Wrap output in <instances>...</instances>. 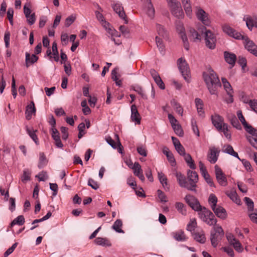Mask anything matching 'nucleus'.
I'll use <instances>...</instances> for the list:
<instances>
[{"instance_id": "obj_1", "label": "nucleus", "mask_w": 257, "mask_h": 257, "mask_svg": "<svg viewBox=\"0 0 257 257\" xmlns=\"http://www.w3.org/2000/svg\"><path fill=\"white\" fill-rule=\"evenodd\" d=\"M222 30L228 36L237 40H242L245 48L250 53L257 57V45L247 36L242 35L227 24L222 26Z\"/></svg>"}, {"instance_id": "obj_2", "label": "nucleus", "mask_w": 257, "mask_h": 257, "mask_svg": "<svg viewBox=\"0 0 257 257\" xmlns=\"http://www.w3.org/2000/svg\"><path fill=\"white\" fill-rule=\"evenodd\" d=\"M189 31L191 36L194 39V41L200 40L201 35L204 34L206 46L210 49H214L215 48L216 45L215 37L210 30H207L204 26H201L198 27L197 31L193 28H191Z\"/></svg>"}, {"instance_id": "obj_3", "label": "nucleus", "mask_w": 257, "mask_h": 257, "mask_svg": "<svg viewBox=\"0 0 257 257\" xmlns=\"http://www.w3.org/2000/svg\"><path fill=\"white\" fill-rule=\"evenodd\" d=\"M203 76L208 89L211 94H215L218 87H221L220 80L213 70L203 73Z\"/></svg>"}, {"instance_id": "obj_4", "label": "nucleus", "mask_w": 257, "mask_h": 257, "mask_svg": "<svg viewBox=\"0 0 257 257\" xmlns=\"http://www.w3.org/2000/svg\"><path fill=\"white\" fill-rule=\"evenodd\" d=\"M237 115L245 131L250 134V135L246 136L247 140L250 145L257 150V130L247 123L241 110L237 111Z\"/></svg>"}, {"instance_id": "obj_5", "label": "nucleus", "mask_w": 257, "mask_h": 257, "mask_svg": "<svg viewBox=\"0 0 257 257\" xmlns=\"http://www.w3.org/2000/svg\"><path fill=\"white\" fill-rule=\"evenodd\" d=\"M198 215L202 221L210 226L215 225L217 222V220L213 213L205 207L202 208L199 211Z\"/></svg>"}, {"instance_id": "obj_6", "label": "nucleus", "mask_w": 257, "mask_h": 257, "mask_svg": "<svg viewBox=\"0 0 257 257\" xmlns=\"http://www.w3.org/2000/svg\"><path fill=\"white\" fill-rule=\"evenodd\" d=\"M224 236V231L222 228L219 225L214 226L210 233V240L212 245L215 247L219 242Z\"/></svg>"}, {"instance_id": "obj_7", "label": "nucleus", "mask_w": 257, "mask_h": 257, "mask_svg": "<svg viewBox=\"0 0 257 257\" xmlns=\"http://www.w3.org/2000/svg\"><path fill=\"white\" fill-rule=\"evenodd\" d=\"M177 65L184 79L189 83L191 81L190 71L186 61L183 58H180L177 61Z\"/></svg>"}, {"instance_id": "obj_8", "label": "nucleus", "mask_w": 257, "mask_h": 257, "mask_svg": "<svg viewBox=\"0 0 257 257\" xmlns=\"http://www.w3.org/2000/svg\"><path fill=\"white\" fill-rule=\"evenodd\" d=\"M187 178L189 180L190 191L196 192V183L198 181V175L195 171L189 170L187 173Z\"/></svg>"}, {"instance_id": "obj_9", "label": "nucleus", "mask_w": 257, "mask_h": 257, "mask_svg": "<svg viewBox=\"0 0 257 257\" xmlns=\"http://www.w3.org/2000/svg\"><path fill=\"white\" fill-rule=\"evenodd\" d=\"M185 200L187 203L195 211H199L202 208L197 199L192 195H187L185 197Z\"/></svg>"}, {"instance_id": "obj_10", "label": "nucleus", "mask_w": 257, "mask_h": 257, "mask_svg": "<svg viewBox=\"0 0 257 257\" xmlns=\"http://www.w3.org/2000/svg\"><path fill=\"white\" fill-rule=\"evenodd\" d=\"M214 168L216 178L218 183L222 186H226L227 185V180L225 175L217 165H215Z\"/></svg>"}, {"instance_id": "obj_11", "label": "nucleus", "mask_w": 257, "mask_h": 257, "mask_svg": "<svg viewBox=\"0 0 257 257\" xmlns=\"http://www.w3.org/2000/svg\"><path fill=\"white\" fill-rule=\"evenodd\" d=\"M196 15L198 19L204 25L209 26L210 21L208 19V14L200 7H196Z\"/></svg>"}, {"instance_id": "obj_12", "label": "nucleus", "mask_w": 257, "mask_h": 257, "mask_svg": "<svg viewBox=\"0 0 257 257\" xmlns=\"http://www.w3.org/2000/svg\"><path fill=\"white\" fill-rule=\"evenodd\" d=\"M176 28L177 30L179 31L180 36L183 42L185 49L186 50H188L189 49V43L188 42L186 35L185 33V29L182 24L180 21L176 22Z\"/></svg>"}, {"instance_id": "obj_13", "label": "nucleus", "mask_w": 257, "mask_h": 257, "mask_svg": "<svg viewBox=\"0 0 257 257\" xmlns=\"http://www.w3.org/2000/svg\"><path fill=\"white\" fill-rule=\"evenodd\" d=\"M111 7L113 10V11L118 14L119 17L124 20L125 24L128 23V21L126 19V17L125 13L124 11L123 8L122 6V5L119 3H114L111 4Z\"/></svg>"}, {"instance_id": "obj_14", "label": "nucleus", "mask_w": 257, "mask_h": 257, "mask_svg": "<svg viewBox=\"0 0 257 257\" xmlns=\"http://www.w3.org/2000/svg\"><path fill=\"white\" fill-rule=\"evenodd\" d=\"M211 120L213 124L218 131H221L224 124H226L224 122L223 118L217 114L212 115Z\"/></svg>"}, {"instance_id": "obj_15", "label": "nucleus", "mask_w": 257, "mask_h": 257, "mask_svg": "<svg viewBox=\"0 0 257 257\" xmlns=\"http://www.w3.org/2000/svg\"><path fill=\"white\" fill-rule=\"evenodd\" d=\"M177 181L181 187L185 188L188 190L191 189L189 186V183L187 182L186 177L180 172H176L175 174Z\"/></svg>"}, {"instance_id": "obj_16", "label": "nucleus", "mask_w": 257, "mask_h": 257, "mask_svg": "<svg viewBox=\"0 0 257 257\" xmlns=\"http://www.w3.org/2000/svg\"><path fill=\"white\" fill-rule=\"evenodd\" d=\"M194 239L200 243H204L206 241V237L204 231L200 229H197L192 233Z\"/></svg>"}, {"instance_id": "obj_17", "label": "nucleus", "mask_w": 257, "mask_h": 257, "mask_svg": "<svg viewBox=\"0 0 257 257\" xmlns=\"http://www.w3.org/2000/svg\"><path fill=\"white\" fill-rule=\"evenodd\" d=\"M131 119L133 121H135L137 124H140L141 117L135 104L131 106Z\"/></svg>"}, {"instance_id": "obj_18", "label": "nucleus", "mask_w": 257, "mask_h": 257, "mask_svg": "<svg viewBox=\"0 0 257 257\" xmlns=\"http://www.w3.org/2000/svg\"><path fill=\"white\" fill-rule=\"evenodd\" d=\"M132 169L134 170V174L138 177L142 181H144L145 179V177L143 174V170L140 164L138 162H135Z\"/></svg>"}, {"instance_id": "obj_19", "label": "nucleus", "mask_w": 257, "mask_h": 257, "mask_svg": "<svg viewBox=\"0 0 257 257\" xmlns=\"http://www.w3.org/2000/svg\"><path fill=\"white\" fill-rule=\"evenodd\" d=\"M224 57L225 61L228 63L231 67L234 66L236 60V56L234 54L225 51L224 52Z\"/></svg>"}, {"instance_id": "obj_20", "label": "nucleus", "mask_w": 257, "mask_h": 257, "mask_svg": "<svg viewBox=\"0 0 257 257\" xmlns=\"http://www.w3.org/2000/svg\"><path fill=\"white\" fill-rule=\"evenodd\" d=\"M218 154L215 148H210L207 155L208 160L212 164H214L217 160Z\"/></svg>"}, {"instance_id": "obj_21", "label": "nucleus", "mask_w": 257, "mask_h": 257, "mask_svg": "<svg viewBox=\"0 0 257 257\" xmlns=\"http://www.w3.org/2000/svg\"><path fill=\"white\" fill-rule=\"evenodd\" d=\"M52 137L55 142V145L58 148H62L63 147V145L60 140L59 133L56 128H54L52 130Z\"/></svg>"}, {"instance_id": "obj_22", "label": "nucleus", "mask_w": 257, "mask_h": 257, "mask_svg": "<svg viewBox=\"0 0 257 257\" xmlns=\"http://www.w3.org/2000/svg\"><path fill=\"white\" fill-rule=\"evenodd\" d=\"M36 108L35 107V104L33 101H32L30 104L28 105L26 107V118L27 120H30L32 117L33 113L35 114Z\"/></svg>"}, {"instance_id": "obj_23", "label": "nucleus", "mask_w": 257, "mask_h": 257, "mask_svg": "<svg viewBox=\"0 0 257 257\" xmlns=\"http://www.w3.org/2000/svg\"><path fill=\"white\" fill-rule=\"evenodd\" d=\"M26 66L28 68L30 65L36 62L38 60V57L36 54L30 55L28 52L26 53Z\"/></svg>"}, {"instance_id": "obj_24", "label": "nucleus", "mask_w": 257, "mask_h": 257, "mask_svg": "<svg viewBox=\"0 0 257 257\" xmlns=\"http://www.w3.org/2000/svg\"><path fill=\"white\" fill-rule=\"evenodd\" d=\"M212 209L217 217L221 218H225L226 217L227 214L226 210L222 207L216 206Z\"/></svg>"}, {"instance_id": "obj_25", "label": "nucleus", "mask_w": 257, "mask_h": 257, "mask_svg": "<svg viewBox=\"0 0 257 257\" xmlns=\"http://www.w3.org/2000/svg\"><path fill=\"white\" fill-rule=\"evenodd\" d=\"M181 2L187 16L189 18H191L192 14V10L190 1L181 0Z\"/></svg>"}, {"instance_id": "obj_26", "label": "nucleus", "mask_w": 257, "mask_h": 257, "mask_svg": "<svg viewBox=\"0 0 257 257\" xmlns=\"http://www.w3.org/2000/svg\"><path fill=\"white\" fill-rule=\"evenodd\" d=\"M225 193L234 203L238 205L240 204L241 200L239 198L235 190L232 189L230 191L226 192Z\"/></svg>"}, {"instance_id": "obj_27", "label": "nucleus", "mask_w": 257, "mask_h": 257, "mask_svg": "<svg viewBox=\"0 0 257 257\" xmlns=\"http://www.w3.org/2000/svg\"><path fill=\"white\" fill-rule=\"evenodd\" d=\"M94 243L98 245L102 246H111V243L110 240L107 238L97 237L94 240Z\"/></svg>"}, {"instance_id": "obj_28", "label": "nucleus", "mask_w": 257, "mask_h": 257, "mask_svg": "<svg viewBox=\"0 0 257 257\" xmlns=\"http://www.w3.org/2000/svg\"><path fill=\"white\" fill-rule=\"evenodd\" d=\"M158 178L160 183L162 184L164 189L166 190H169V186L168 184V179L164 173L162 172H158Z\"/></svg>"}, {"instance_id": "obj_29", "label": "nucleus", "mask_w": 257, "mask_h": 257, "mask_svg": "<svg viewBox=\"0 0 257 257\" xmlns=\"http://www.w3.org/2000/svg\"><path fill=\"white\" fill-rule=\"evenodd\" d=\"M173 237L178 241H184L187 239V237L182 230H179L173 233Z\"/></svg>"}, {"instance_id": "obj_30", "label": "nucleus", "mask_w": 257, "mask_h": 257, "mask_svg": "<svg viewBox=\"0 0 257 257\" xmlns=\"http://www.w3.org/2000/svg\"><path fill=\"white\" fill-rule=\"evenodd\" d=\"M48 160L47 159L44 153H40L39 154V159L38 167L40 168H43L48 163Z\"/></svg>"}, {"instance_id": "obj_31", "label": "nucleus", "mask_w": 257, "mask_h": 257, "mask_svg": "<svg viewBox=\"0 0 257 257\" xmlns=\"http://www.w3.org/2000/svg\"><path fill=\"white\" fill-rule=\"evenodd\" d=\"M184 157V159L187 164L188 166L192 169H195L196 168L194 161L193 160L191 155L189 154L185 153L184 155H182Z\"/></svg>"}, {"instance_id": "obj_32", "label": "nucleus", "mask_w": 257, "mask_h": 257, "mask_svg": "<svg viewBox=\"0 0 257 257\" xmlns=\"http://www.w3.org/2000/svg\"><path fill=\"white\" fill-rule=\"evenodd\" d=\"M244 21L246 22V25L248 29L251 30L252 28L254 27V17H251L250 16H247L243 18Z\"/></svg>"}, {"instance_id": "obj_33", "label": "nucleus", "mask_w": 257, "mask_h": 257, "mask_svg": "<svg viewBox=\"0 0 257 257\" xmlns=\"http://www.w3.org/2000/svg\"><path fill=\"white\" fill-rule=\"evenodd\" d=\"M171 12L181 7L179 2L177 0H166Z\"/></svg>"}, {"instance_id": "obj_34", "label": "nucleus", "mask_w": 257, "mask_h": 257, "mask_svg": "<svg viewBox=\"0 0 257 257\" xmlns=\"http://www.w3.org/2000/svg\"><path fill=\"white\" fill-rule=\"evenodd\" d=\"M223 152H225V153L229 154L235 158H237L238 160H240V159L237 153L234 151L231 145H227L226 146V148H225Z\"/></svg>"}, {"instance_id": "obj_35", "label": "nucleus", "mask_w": 257, "mask_h": 257, "mask_svg": "<svg viewBox=\"0 0 257 257\" xmlns=\"http://www.w3.org/2000/svg\"><path fill=\"white\" fill-rule=\"evenodd\" d=\"M171 104L176 111L181 116L183 115V109L181 105L174 99L171 100Z\"/></svg>"}, {"instance_id": "obj_36", "label": "nucleus", "mask_w": 257, "mask_h": 257, "mask_svg": "<svg viewBox=\"0 0 257 257\" xmlns=\"http://www.w3.org/2000/svg\"><path fill=\"white\" fill-rule=\"evenodd\" d=\"M122 225V221L120 219H118L114 222L112 225V228L117 232L123 233V231L121 228Z\"/></svg>"}, {"instance_id": "obj_37", "label": "nucleus", "mask_w": 257, "mask_h": 257, "mask_svg": "<svg viewBox=\"0 0 257 257\" xmlns=\"http://www.w3.org/2000/svg\"><path fill=\"white\" fill-rule=\"evenodd\" d=\"M171 13L173 15L179 19H182L184 17V13L181 8V7L174 10H173V11L171 12Z\"/></svg>"}, {"instance_id": "obj_38", "label": "nucleus", "mask_w": 257, "mask_h": 257, "mask_svg": "<svg viewBox=\"0 0 257 257\" xmlns=\"http://www.w3.org/2000/svg\"><path fill=\"white\" fill-rule=\"evenodd\" d=\"M25 223V218L23 215H19L11 223V226H13L15 224H18L19 225H22Z\"/></svg>"}, {"instance_id": "obj_39", "label": "nucleus", "mask_w": 257, "mask_h": 257, "mask_svg": "<svg viewBox=\"0 0 257 257\" xmlns=\"http://www.w3.org/2000/svg\"><path fill=\"white\" fill-rule=\"evenodd\" d=\"M229 120L231 124L234 127L236 128L238 130H241V126L235 115L232 116L231 118H230Z\"/></svg>"}, {"instance_id": "obj_40", "label": "nucleus", "mask_w": 257, "mask_h": 257, "mask_svg": "<svg viewBox=\"0 0 257 257\" xmlns=\"http://www.w3.org/2000/svg\"><path fill=\"white\" fill-rule=\"evenodd\" d=\"M157 31L158 34L161 37L167 38L168 37V35L166 31L165 30L164 28L161 25L157 24Z\"/></svg>"}, {"instance_id": "obj_41", "label": "nucleus", "mask_w": 257, "mask_h": 257, "mask_svg": "<svg viewBox=\"0 0 257 257\" xmlns=\"http://www.w3.org/2000/svg\"><path fill=\"white\" fill-rule=\"evenodd\" d=\"M132 89L137 92L139 94L141 95L143 98L147 99V95L145 93L142 87L140 86L137 85L136 86L132 87Z\"/></svg>"}, {"instance_id": "obj_42", "label": "nucleus", "mask_w": 257, "mask_h": 257, "mask_svg": "<svg viewBox=\"0 0 257 257\" xmlns=\"http://www.w3.org/2000/svg\"><path fill=\"white\" fill-rule=\"evenodd\" d=\"M52 49L53 51V58L55 61L58 62L59 60V53L57 49V45L56 42H54L52 44Z\"/></svg>"}, {"instance_id": "obj_43", "label": "nucleus", "mask_w": 257, "mask_h": 257, "mask_svg": "<svg viewBox=\"0 0 257 257\" xmlns=\"http://www.w3.org/2000/svg\"><path fill=\"white\" fill-rule=\"evenodd\" d=\"M208 202L211 205V208L213 209V208L216 206V203L217 202L216 196L213 194H211L208 198Z\"/></svg>"}, {"instance_id": "obj_44", "label": "nucleus", "mask_w": 257, "mask_h": 257, "mask_svg": "<svg viewBox=\"0 0 257 257\" xmlns=\"http://www.w3.org/2000/svg\"><path fill=\"white\" fill-rule=\"evenodd\" d=\"M176 208L178 210V211L181 213L183 215L186 214V210L185 209V206L184 204L181 202H177L175 204Z\"/></svg>"}, {"instance_id": "obj_45", "label": "nucleus", "mask_w": 257, "mask_h": 257, "mask_svg": "<svg viewBox=\"0 0 257 257\" xmlns=\"http://www.w3.org/2000/svg\"><path fill=\"white\" fill-rule=\"evenodd\" d=\"M206 182L211 187H215L214 182L212 179L211 178L210 175L208 173L207 171H206L205 173H203L201 174Z\"/></svg>"}, {"instance_id": "obj_46", "label": "nucleus", "mask_w": 257, "mask_h": 257, "mask_svg": "<svg viewBox=\"0 0 257 257\" xmlns=\"http://www.w3.org/2000/svg\"><path fill=\"white\" fill-rule=\"evenodd\" d=\"M219 132H222L223 133L224 135L225 136V137L229 139H231V134L229 132V131L228 130V125L227 123L224 124L222 127V130L221 131H219Z\"/></svg>"}, {"instance_id": "obj_47", "label": "nucleus", "mask_w": 257, "mask_h": 257, "mask_svg": "<svg viewBox=\"0 0 257 257\" xmlns=\"http://www.w3.org/2000/svg\"><path fill=\"white\" fill-rule=\"evenodd\" d=\"M172 127L177 135L179 137H182L184 134L183 131L181 126V125L178 123L175 125H173Z\"/></svg>"}, {"instance_id": "obj_48", "label": "nucleus", "mask_w": 257, "mask_h": 257, "mask_svg": "<svg viewBox=\"0 0 257 257\" xmlns=\"http://www.w3.org/2000/svg\"><path fill=\"white\" fill-rule=\"evenodd\" d=\"M149 1V4L148 7L147 14L149 17H150L151 18H153L155 15V9L153 6L151 0Z\"/></svg>"}, {"instance_id": "obj_49", "label": "nucleus", "mask_w": 257, "mask_h": 257, "mask_svg": "<svg viewBox=\"0 0 257 257\" xmlns=\"http://www.w3.org/2000/svg\"><path fill=\"white\" fill-rule=\"evenodd\" d=\"M27 133L29 134L31 139L35 142L36 144H38V139L37 135L35 134L34 131L31 130L29 128H27Z\"/></svg>"}, {"instance_id": "obj_50", "label": "nucleus", "mask_w": 257, "mask_h": 257, "mask_svg": "<svg viewBox=\"0 0 257 257\" xmlns=\"http://www.w3.org/2000/svg\"><path fill=\"white\" fill-rule=\"evenodd\" d=\"M244 201L247 206L248 210L249 211H252L254 207L253 202L249 198L245 197L244 198Z\"/></svg>"}, {"instance_id": "obj_51", "label": "nucleus", "mask_w": 257, "mask_h": 257, "mask_svg": "<svg viewBox=\"0 0 257 257\" xmlns=\"http://www.w3.org/2000/svg\"><path fill=\"white\" fill-rule=\"evenodd\" d=\"M247 103L251 109L257 113V99L249 100Z\"/></svg>"}, {"instance_id": "obj_52", "label": "nucleus", "mask_w": 257, "mask_h": 257, "mask_svg": "<svg viewBox=\"0 0 257 257\" xmlns=\"http://www.w3.org/2000/svg\"><path fill=\"white\" fill-rule=\"evenodd\" d=\"M196 225L197 222L195 219L191 220L190 222L187 225V229L190 231H194L195 228L196 227Z\"/></svg>"}, {"instance_id": "obj_53", "label": "nucleus", "mask_w": 257, "mask_h": 257, "mask_svg": "<svg viewBox=\"0 0 257 257\" xmlns=\"http://www.w3.org/2000/svg\"><path fill=\"white\" fill-rule=\"evenodd\" d=\"M96 13V18L97 19V20L100 21L102 25L104 26V27H106V25H108L109 24L108 23H107L104 20V17L103 16V15L99 12L98 11H96L95 12Z\"/></svg>"}, {"instance_id": "obj_54", "label": "nucleus", "mask_w": 257, "mask_h": 257, "mask_svg": "<svg viewBox=\"0 0 257 257\" xmlns=\"http://www.w3.org/2000/svg\"><path fill=\"white\" fill-rule=\"evenodd\" d=\"M231 245H233L234 248L238 252H241L243 250V248L241 243L237 239L233 242Z\"/></svg>"}, {"instance_id": "obj_55", "label": "nucleus", "mask_w": 257, "mask_h": 257, "mask_svg": "<svg viewBox=\"0 0 257 257\" xmlns=\"http://www.w3.org/2000/svg\"><path fill=\"white\" fill-rule=\"evenodd\" d=\"M18 244V242H15L12 245V246L11 247L8 248L4 254V257H7L10 254H11L17 246Z\"/></svg>"}, {"instance_id": "obj_56", "label": "nucleus", "mask_w": 257, "mask_h": 257, "mask_svg": "<svg viewBox=\"0 0 257 257\" xmlns=\"http://www.w3.org/2000/svg\"><path fill=\"white\" fill-rule=\"evenodd\" d=\"M76 17L73 15H71L70 16L67 18L65 20V26L66 27H69L75 20Z\"/></svg>"}, {"instance_id": "obj_57", "label": "nucleus", "mask_w": 257, "mask_h": 257, "mask_svg": "<svg viewBox=\"0 0 257 257\" xmlns=\"http://www.w3.org/2000/svg\"><path fill=\"white\" fill-rule=\"evenodd\" d=\"M36 177L38 178L39 181H45L48 178L47 172L44 171L40 172Z\"/></svg>"}, {"instance_id": "obj_58", "label": "nucleus", "mask_w": 257, "mask_h": 257, "mask_svg": "<svg viewBox=\"0 0 257 257\" xmlns=\"http://www.w3.org/2000/svg\"><path fill=\"white\" fill-rule=\"evenodd\" d=\"M30 173L28 170H24L23 174L21 177L22 181L24 183L30 180Z\"/></svg>"}, {"instance_id": "obj_59", "label": "nucleus", "mask_w": 257, "mask_h": 257, "mask_svg": "<svg viewBox=\"0 0 257 257\" xmlns=\"http://www.w3.org/2000/svg\"><path fill=\"white\" fill-rule=\"evenodd\" d=\"M156 45L160 50V51H163L164 50V46L163 43V41L161 39H160L159 37L156 36Z\"/></svg>"}, {"instance_id": "obj_60", "label": "nucleus", "mask_w": 257, "mask_h": 257, "mask_svg": "<svg viewBox=\"0 0 257 257\" xmlns=\"http://www.w3.org/2000/svg\"><path fill=\"white\" fill-rule=\"evenodd\" d=\"M192 128L193 132L197 135V136H199V132L198 128V126L196 124V121L195 119H192L191 120Z\"/></svg>"}, {"instance_id": "obj_61", "label": "nucleus", "mask_w": 257, "mask_h": 257, "mask_svg": "<svg viewBox=\"0 0 257 257\" xmlns=\"http://www.w3.org/2000/svg\"><path fill=\"white\" fill-rule=\"evenodd\" d=\"M60 130L61 133L62 134V139L64 140H66L68 137V128L65 126H61Z\"/></svg>"}, {"instance_id": "obj_62", "label": "nucleus", "mask_w": 257, "mask_h": 257, "mask_svg": "<svg viewBox=\"0 0 257 257\" xmlns=\"http://www.w3.org/2000/svg\"><path fill=\"white\" fill-rule=\"evenodd\" d=\"M88 185L94 190H96L99 188L97 183L91 178L88 180Z\"/></svg>"}, {"instance_id": "obj_63", "label": "nucleus", "mask_w": 257, "mask_h": 257, "mask_svg": "<svg viewBox=\"0 0 257 257\" xmlns=\"http://www.w3.org/2000/svg\"><path fill=\"white\" fill-rule=\"evenodd\" d=\"M154 81H155L156 83L157 84V85L159 87L160 89H164L165 88V84L163 82L162 79L161 78L160 76L154 79Z\"/></svg>"}, {"instance_id": "obj_64", "label": "nucleus", "mask_w": 257, "mask_h": 257, "mask_svg": "<svg viewBox=\"0 0 257 257\" xmlns=\"http://www.w3.org/2000/svg\"><path fill=\"white\" fill-rule=\"evenodd\" d=\"M137 150L138 153L140 155H141L144 157L147 156V150H146L145 147H144L143 146L138 147H137Z\"/></svg>"}]
</instances>
